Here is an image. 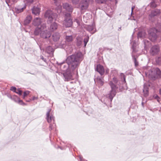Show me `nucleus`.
<instances>
[{
  "label": "nucleus",
  "mask_w": 161,
  "mask_h": 161,
  "mask_svg": "<svg viewBox=\"0 0 161 161\" xmlns=\"http://www.w3.org/2000/svg\"><path fill=\"white\" fill-rule=\"evenodd\" d=\"M83 59V55L80 52H77L68 56L66 59V63L64 62L58 63L60 65L61 70L67 71H77L80 64Z\"/></svg>",
  "instance_id": "obj_1"
},
{
  "label": "nucleus",
  "mask_w": 161,
  "mask_h": 161,
  "mask_svg": "<svg viewBox=\"0 0 161 161\" xmlns=\"http://www.w3.org/2000/svg\"><path fill=\"white\" fill-rule=\"evenodd\" d=\"M161 32V24H157L156 28L150 29L148 31L149 38L152 42H154L157 39L158 33Z\"/></svg>",
  "instance_id": "obj_2"
},
{
  "label": "nucleus",
  "mask_w": 161,
  "mask_h": 161,
  "mask_svg": "<svg viewBox=\"0 0 161 161\" xmlns=\"http://www.w3.org/2000/svg\"><path fill=\"white\" fill-rule=\"evenodd\" d=\"M118 82L119 80L115 77H114L112 78V80L109 82V84L111 88L109 95L110 102H112L113 97L116 94V91L118 88L116 84L118 83Z\"/></svg>",
  "instance_id": "obj_3"
},
{
  "label": "nucleus",
  "mask_w": 161,
  "mask_h": 161,
  "mask_svg": "<svg viewBox=\"0 0 161 161\" xmlns=\"http://www.w3.org/2000/svg\"><path fill=\"white\" fill-rule=\"evenodd\" d=\"M42 21H33V25L35 26H37L34 31V34L35 36L38 35L46 27V24Z\"/></svg>",
  "instance_id": "obj_4"
},
{
  "label": "nucleus",
  "mask_w": 161,
  "mask_h": 161,
  "mask_svg": "<svg viewBox=\"0 0 161 161\" xmlns=\"http://www.w3.org/2000/svg\"><path fill=\"white\" fill-rule=\"evenodd\" d=\"M145 74L147 76L154 80L157 78H161V71L158 68H156L154 72L152 70H149L148 73H145Z\"/></svg>",
  "instance_id": "obj_5"
},
{
  "label": "nucleus",
  "mask_w": 161,
  "mask_h": 161,
  "mask_svg": "<svg viewBox=\"0 0 161 161\" xmlns=\"http://www.w3.org/2000/svg\"><path fill=\"white\" fill-rule=\"evenodd\" d=\"M58 15L55 13H53L51 10H47L44 14V17L46 19L49 20H56L58 18Z\"/></svg>",
  "instance_id": "obj_6"
},
{
  "label": "nucleus",
  "mask_w": 161,
  "mask_h": 161,
  "mask_svg": "<svg viewBox=\"0 0 161 161\" xmlns=\"http://www.w3.org/2000/svg\"><path fill=\"white\" fill-rule=\"evenodd\" d=\"M93 0H82L80 3V7L81 10H83L87 9L90 2H93Z\"/></svg>",
  "instance_id": "obj_7"
},
{
  "label": "nucleus",
  "mask_w": 161,
  "mask_h": 161,
  "mask_svg": "<svg viewBox=\"0 0 161 161\" xmlns=\"http://www.w3.org/2000/svg\"><path fill=\"white\" fill-rule=\"evenodd\" d=\"M75 71L69 70L65 71L63 74L65 81H68L71 80L72 78V72H77Z\"/></svg>",
  "instance_id": "obj_8"
},
{
  "label": "nucleus",
  "mask_w": 161,
  "mask_h": 161,
  "mask_svg": "<svg viewBox=\"0 0 161 161\" xmlns=\"http://www.w3.org/2000/svg\"><path fill=\"white\" fill-rule=\"evenodd\" d=\"M160 51V47L157 45L153 46L150 48V53L151 55L154 56L157 54Z\"/></svg>",
  "instance_id": "obj_9"
},
{
  "label": "nucleus",
  "mask_w": 161,
  "mask_h": 161,
  "mask_svg": "<svg viewBox=\"0 0 161 161\" xmlns=\"http://www.w3.org/2000/svg\"><path fill=\"white\" fill-rule=\"evenodd\" d=\"M41 37L45 39H48L51 36V34L50 31H48L47 30H43L40 34Z\"/></svg>",
  "instance_id": "obj_10"
},
{
  "label": "nucleus",
  "mask_w": 161,
  "mask_h": 161,
  "mask_svg": "<svg viewBox=\"0 0 161 161\" xmlns=\"http://www.w3.org/2000/svg\"><path fill=\"white\" fill-rule=\"evenodd\" d=\"M53 21H47V23L50 25V27L48 29L51 31H53L56 30L58 27L57 24L55 22H52Z\"/></svg>",
  "instance_id": "obj_11"
},
{
  "label": "nucleus",
  "mask_w": 161,
  "mask_h": 161,
  "mask_svg": "<svg viewBox=\"0 0 161 161\" xmlns=\"http://www.w3.org/2000/svg\"><path fill=\"white\" fill-rule=\"evenodd\" d=\"M136 45V43L135 42H133L132 45V48L133 49L132 53L131 54L132 57V59L133 61L135 64V66L136 67L138 65V63L137 61L136 58H135V55L133 54V52H136V51L135 50V47Z\"/></svg>",
  "instance_id": "obj_12"
},
{
  "label": "nucleus",
  "mask_w": 161,
  "mask_h": 161,
  "mask_svg": "<svg viewBox=\"0 0 161 161\" xmlns=\"http://www.w3.org/2000/svg\"><path fill=\"white\" fill-rule=\"evenodd\" d=\"M40 7V5L34 6L32 9V13L36 15H39L41 11Z\"/></svg>",
  "instance_id": "obj_13"
},
{
  "label": "nucleus",
  "mask_w": 161,
  "mask_h": 161,
  "mask_svg": "<svg viewBox=\"0 0 161 161\" xmlns=\"http://www.w3.org/2000/svg\"><path fill=\"white\" fill-rule=\"evenodd\" d=\"M51 110V109H49L46 114V119L47 122L49 123L52 122V121L54 122V117L50 114Z\"/></svg>",
  "instance_id": "obj_14"
},
{
  "label": "nucleus",
  "mask_w": 161,
  "mask_h": 161,
  "mask_svg": "<svg viewBox=\"0 0 161 161\" xmlns=\"http://www.w3.org/2000/svg\"><path fill=\"white\" fill-rule=\"evenodd\" d=\"M96 70L102 76L104 73L105 71L103 66L100 64L97 65V66Z\"/></svg>",
  "instance_id": "obj_15"
},
{
  "label": "nucleus",
  "mask_w": 161,
  "mask_h": 161,
  "mask_svg": "<svg viewBox=\"0 0 161 161\" xmlns=\"http://www.w3.org/2000/svg\"><path fill=\"white\" fill-rule=\"evenodd\" d=\"M63 7L67 11L71 12H72V7L69 3H64L63 4Z\"/></svg>",
  "instance_id": "obj_16"
},
{
  "label": "nucleus",
  "mask_w": 161,
  "mask_h": 161,
  "mask_svg": "<svg viewBox=\"0 0 161 161\" xmlns=\"http://www.w3.org/2000/svg\"><path fill=\"white\" fill-rule=\"evenodd\" d=\"M160 13V11L159 9H155L151 12V14H149V17L152 18L154 17L159 15Z\"/></svg>",
  "instance_id": "obj_17"
},
{
  "label": "nucleus",
  "mask_w": 161,
  "mask_h": 161,
  "mask_svg": "<svg viewBox=\"0 0 161 161\" xmlns=\"http://www.w3.org/2000/svg\"><path fill=\"white\" fill-rule=\"evenodd\" d=\"M147 85L144 84V87L143 90L144 96L145 97H147L149 94L148 92V86Z\"/></svg>",
  "instance_id": "obj_18"
},
{
  "label": "nucleus",
  "mask_w": 161,
  "mask_h": 161,
  "mask_svg": "<svg viewBox=\"0 0 161 161\" xmlns=\"http://www.w3.org/2000/svg\"><path fill=\"white\" fill-rule=\"evenodd\" d=\"M26 8L25 6L23 7L20 6H18L13 8V11L17 13H19L22 12Z\"/></svg>",
  "instance_id": "obj_19"
},
{
  "label": "nucleus",
  "mask_w": 161,
  "mask_h": 161,
  "mask_svg": "<svg viewBox=\"0 0 161 161\" xmlns=\"http://www.w3.org/2000/svg\"><path fill=\"white\" fill-rule=\"evenodd\" d=\"M60 36V35L59 33L57 32L54 33L52 36L53 40L55 42L58 41L59 40Z\"/></svg>",
  "instance_id": "obj_20"
},
{
  "label": "nucleus",
  "mask_w": 161,
  "mask_h": 161,
  "mask_svg": "<svg viewBox=\"0 0 161 161\" xmlns=\"http://www.w3.org/2000/svg\"><path fill=\"white\" fill-rule=\"evenodd\" d=\"M103 78L102 77H97L96 79H95V81L100 86H102L104 82L103 80Z\"/></svg>",
  "instance_id": "obj_21"
},
{
  "label": "nucleus",
  "mask_w": 161,
  "mask_h": 161,
  "mask_svg": "<svg viewBox=\"0 0 161 161\" xmlns=\"http://www.w3.org/2000/svg\"><path fill=\"white\" fill-rule=\"evenodd\" d=\"M146 34L144 31H141L138 33L137 37L138 38H143L146 37Z\"/></svg>",
  "instance_id": "obj_22"
},
{
  "label": "nucleus",
  "mask_w": 161,
  "mask_h": 161,
  "mask_svg": "<svg viewBox=\"0 0 161 161\" xmlns=\"http://www.w3.org/2000/svg\"><path fill=\"white\" fill-rule=\"evenodd\" d=\"M95 28V25L94 22H93L92 25H89L87 26L86 29L89 31H91Z\"/></svg>",
  "instance_id": "obj_23"
},
{
  "label": "nucleus",
  "mask_w": 161,
  "mask_h": 161,
  "mask_svg": "<svg viewBox=\"0 0 161 161\" xmlns=\"http://www.w3.org/2000/svg\"><path fill=\"white\" fill-rule=\"evenodd\" d=\"M63 24L66 27H70L73 23L72 21H64Z\"/></svg>",
  "instance_id": "obj_24"
},
{
  "label": "nucleus",
  "mask_w": 161,
  "mask_h": 161,
  "mask_svg": "<svg viewBox=\"0 0 161 161\" xmlns=\"http://www.w3.org/2000/svg\"><path fill=\"white\" fill-rule=\"evenodd\" d=\"M143 43L144 44V48L145 49H147L148 47H149L151 45L150 42L146 39L144 40Z\"/></svg>",
  "instance_id": "obj_25"
},
{
  "label": "nucleus",
  "mask_w": 161,
  "mask_h": 161,
  "mask_svg": "<svg viewBox=\"0 0 161 161\" xmlns=\"http://www.w3.org/2000/svg\"><path fill=\"white\" fill-rule=\"evenodd\" d=\"M46 52L48 54H53L54 50L52 47L48 46L46 48Z\"/></svg>",
  "instance_id": "obj_26"
},
{
  "label": "nucleus",
  "mask_w": 161,
  "mask_h": 161,
  "mask_svg": "<svg viewBox=\"0 0 161 161\" xmlns=\"http://www.w3.org/2000/svg\"><path fill=\"white\" fill-rule=\"evenodd\" d=\"M77 43L76 44L78 46L81 45L82 43V39L80 37H77L76 38Z\"/></svg>",
  "instance_id": "obj_27"
},
{
  "label": "nucleus",
  "mask_w": 161,
  "mask_h": 161,
  "mask_svg": "<svg viewBox=\"0 0 161 161\" xmlns=\"http://www.w3.org/2000/svg\"><path fill=\"white\" fill-rule=\"evenodd\" d=\"M111 75L114 77H116L118 75V71L116 69H114L111 71Z\"/></svg>",
  "instance_id": "obj_28"
},
{
  "label": "nucleus",
  "mask_w": 161,
  "mask_h": 161,
  "mask_svg": "<svg viewBox=\"0 0 161 161\" xmlns=\"http://www.w3.org/2000/svg\"><path fill=\"white\" fill-rule=\"evenodd\" d=\"M66 40L68 42H71L72 41L73 38L72 35L66 36L65 37Z\"/></svg>",
  "instance_id": "obj_29"
},
{
  "label": "nucleus",
  "mask_w": 161,
  "mask_h": 161,
  "mask_svg": "<svg viewBox=\"0 0 161 161\" xmlns=\"http://www.w3.org/2000/svg\"><path fill=\"white\" fill-rule=\"evenodd\" d=\"M70 14L69 13L65 14L64 15L65 19L64 20H72L70 18Z\"/></svg>",
  "instance_id": "obj_30"
},
{
  "label": "nucleus",
  "mask_w": 161,
  "mask_h": 161,
  "mask_svg": "<svg viewBox=\"0 0 161 161\" xmlns=\"http://www.w3.org/2000/svg\"><path fill=\"white\" fill-rule=\"evenodd\" d=\"M56 9L57 11V13L59 14L61 12L62 8L61 5H58L56 8Z\"/></svg>",
  "instance_id": "obj_31"
},
{
  "label": "nucleus",
  "mask_w": 161,
  "mask_h": 161,
  "mask_svg": "<svg viewBox=\"0 0 161 161\" xmlns=\"http://www.w3.org/2000/svg\"><path fill=\"white\" fill-rule=\"evenodd\" d=\"M152 8H155L156 6V4L154 0L149 5Z\"/></svg>",
  "instance_id": "obj_32"
},
{
  "label": "nucleus",
  "mask_w": 161,
  "mask_h": 161,
  "mask_svg": "<svg viewBox=\"0 0 161 161\" xmlns=\"http://www.w3.org/2000/svg\"><path fill=\"white\" fill-rule=\"evenodd\" d=\"M89 37L88 36H86V37L84 39L83 42L84 44V46L85 47L86 46V44L89 41Z\"/></svg>",
  "instance_id": "obj_33"
},
{
  "label": "nucleus",
  "mask_w": 161,
  "mask_h": 161,
  "mask_svg": "<svg viewBox=\"0 0 161 161\" xmlns=\"http://www.w3.org/2000/svg\"><path fill=\"white\" fill-rule=\"evenodd\" d=\"M30 93V92L28 91H26L24 92L23 94V98H24L26 96L28 95Z\"/></svg>",
  "instance_id": "obj_34"
},
{
  "label": "nucleus",
  "mask_w": 161,
  "mask_h": 161,
  "mask_svg": "<svg viewBox=\"0 0 161 161\" xmlns=\"http://www.w3.org/2000/svg\"><path fill=\"white\" fill-rule=\"evenodd\" d=\"M147 102V100H145L144 98H142V106L143 108H144V104L146 103Z\"/></svg>",
  "instance_id": "obj_35"
},
{
  "label": "nucleus",
  "mask_w": 161,
  "mask_h": 161,
  "mask_svg": "<svg viewBox=\"0 0 161 161\" xmlns=\"http://www.w3.org/2000/svg\"><path fill=\"white\" fill-rule=\"evenodd\" d=\"M97 3H104L106 0H95Z\"/></svg>",
  "instance_id": "obj_36"
},
{
  "label": "nucleus",
  "mask_w": 161,
  "mask_h": 161,
  "mask_svg": "<svg viewBox=\"0 0 161 161\" xmlns=\"http://www.w3.org/2000/svg\"><path fill=\"white\" fill-rule=\"evenodd\" d=\"M15 92L19 94V95H21L22 94V91L19 90V89H18L17 90H16V92Z\"/></svg>",
  "instance_id": "obj_37"
},
{
  "label": "nucleus",
  "mask_w": 161,
  "mask_h": 161,
  "mask_svg": "<svg viewBox=\"0 0 161 161\" xmlns=\"http://www.w3.org/2000/svg\"><path fill=\"white\" fill-rule=\"evenodd\" d=\"M72 3L74 4H77L80 0H71Z\"/></svg>",
  "instance_id": "obj_38"
},
{
  "label": "nucleus",
  "mask_w": 161,
  "mask_h": 161,
  "mask_svg": "<svg viewBox=\"0 0 161 161\" xmlns=\"http://www.w3.org/2000/svg\"><path fill=\"white\" fill-rule=\"evenodd\" d=\"M32 19V18L31 15H29L26 17V19L25 20H31Z\"/></svg>",
  "instance_id": "obj_39"
},
{
  "label": "nucleus",
  "mask_w": 161,
  "mask_h": 161,
  "mask_svg": "<svg viewBox=\"0 0 161 161\" xmlns=\"http://www.w3.org/2000/svg\"><path fill=\"white\" fill-rule=\"evenodd\" d=\"M16 88L14 86H12L10 89V90L14 92H15L16 91Z\"/></svg>",
  "instance_id": "obj_40"
},
{
  "label": "nucleus",
  "mask_w": 161,
  "mask_h": 161,
  "mask_svg": "<svg viewBox=\"0 0 161 161\" xmlns=\"http://www.w3.org/2000/svg\"><path fill=\"white\" fill-rule=\"evenodd\" d=\"M17 100L18 101V102L19 103H20L21 104H24L23 101L22 100H20L19 98H17Z\"/></svg>",
  "instance_id": "obj_41"
},
{
  "label": "nucleus",
  "mask_w": 161,
  "mask_h": 161,
  "mask_svg": "<svg viewBox=\"0 0 161 161\" xmlns=\"http://www.w3.org/2000/svg\"><path fill=\"white\" fill-rule=\"evenodd\" d=\"M31 21H24L23 24L25 25H26L30 23Z\"/></svg>",
  "instance_id": "obj_42"
},
{
  "label": "nucleus",
  "mask_w": 161,
  "mask_h": 161,
  "mask_svg": "<svg viewBox=\"0 0 161 161\" xmlns=\"http://www.w3.org/2000/svg\"><path fill=\"white\" fill-rule=\"evenodd\" d=\"M54 126V125L50 124L49 127V130H52L53 129Z\"/></svg>",
  "instance_id": "obj_43"
},
{
  "label": "nucleus",
  "mask_w": 161,
  "mask_h": 161,
  "mask_svg": "<svg viewBox=\"0 0 161 161\" xmlns=\"http://www.w3.org/2000/svg\"><path fill=\"white\" fill-rule=\"evenodd\" d=\"M17 98L18 97H17L16 96L15 97L13 98L12 100H13L15 102H17Z\"/></svg>",
  "instance_id": "obj_44"
},
{
  "label": "nucleus",
  "mask_w": 161,
  "mask_h": 161,
  "mask_svg": "<svg viewBox=\"0 0 161 161\" xmlns=\"http://www.w3.org/2000/svg\"><path fill=\"white\" fill-rule=\"evenodd\" d=\"M40 58H41V59H42L45 62H46V59L44 58L42 56H40Z\"/></svg>",
  "instance_id": "obj_45"
},
{
  "label": "nucleus",
  "mask_w": 161,
  "mask_h": 161,
  "mask_svg": "<svg viewBox=\"0 0 161 161\" xmlns=\"http://www.w3.org/2000/svg\"><path fill=\"white\" fill-rule=\"evenodd\" d=\"M27 3H32L33 2V0H25Z\"/></svg>",
  "instance_id": "obj_46"
},
{
  "label": "nucleus",
  "mask_w": 161,
  "mask_h": 161,
  "mask_svg": "<svg viewBox=\"0 0 161 161\" xmlns=\"http://www.w3.org/2000/svg\"><path fill=\"white\" fill-rule=\"evenodd\" d=\"M155 99H157L158 101H159L160 98L158 95L156 96L155 97Z\"/></svg>",
  "instance_id": "obj_47"
},
{
  "label": "nucleus",
  "mask_w": 161,
  "mask_h": 161,
  "mask_svg": "<svg viewBox=\"0 0 161 161\" xmlns=\"http://www.w3.org/2000/svg\"><path fill=\"white\" fill-rule=\"evenodd\" d=\"M121 75H123V78H124V82H125L126 81H125V75L122 73H121Z\"/></svg>",
  "instance_id": "obj_48"
},
{
  "label": "nucleus",
  "mask_w": 161,
  "mask_h": 161,
  "mask_svg": "<svg viewBox=\"0 0 161 161\" xmlns=\"http://www.w3.org/2000/svg\"><path fill=\"white\" fill-rule=\"evenodd\" d=\"M38 97H33L32 98V100H35L37 99Z\"/></svg>",
  "instance_id": "obj_49"
},
{
  "label": "nucleus",
  "mask_w": 161,
  "mask_h": 161,
  "mask_svg": "<svg viewBox=\"0 0 161 161\" xmlns=\"http://www.w3.org/2000/svg\"><path fill=\"white\" fill-rule=\"evenodd\" d=\"M135 8V6H132L131 8V14H132L133 12V10H134V9Z\"/></svg>",
  "instance_id": "obj_50"
},
{
  "label": "nucleus",
  "mask_w": 161,
  "mask_h": 161,
  "mask_svg": "<svg viewBox=\"0 0 161 161\" xmlns=\"http://www.w3.org/2000/svg\"><path fill=\"white\" fill-rule=\"evenodd\" d=\"M7 96H8V98H10V99H12V98H13V97H12V96H11L10 95H7Z\"/></svg>",
  "instance_id": "obj_51"
},
{
  "label": "nucleus",
  "mask_w": 161,
  "mask_h": 161,
  "mask_svg": "<svg viewBox=\"0 0 161 161\" xmlns=\"http://www.w3.org/2000/svg\"><path fill=\"white\" fill-rule=\"evenodd\" d=\"M76 21V23L79 25V21H80L77 20V21Z\"/></svg>",
  "instance_id": "obj_52"
},
{
  "label": "nucleus",
  "mask_w": 161,
  "mask_h": 161,
  "mask_svg": "<svg viewBox=\"0 0 161 161\" xmlns=\"http://www.w3.org/2000/svg\"><path fill=\"white\" fill-rule=\"evenodd\" d=\"M159 93H160V94L161 95V88L159 89Z\"/></svg>",
  "instance_id": "obj_53"
},
{
  "label": "nucleus",
  "mask_w": 161,
  "mask_h": 161,
  "mask_svg": "<svg viewBox=\"0 0 161 161\" xmlns=\"http://www.w3.org/2000/svg\"><path fill=\"white\" fill-rule=\"evenodd\" d=\"M38 18L36 17V18H35V19H35L34 20H38Z\"/></svg>",
  "instance_id": "obj_54"
},
{
  "label": "nucleus",
  "mask_w": 161,
  "mask_h": 161,
  "mask_svg": "<svg viewBox=\"0 0 161 161\" xmlns=\"http://www.w3.org/2000/svg\"><path fill=\"white\" fill-rule=\"evenodd\" d=\"M54 0V3H56V2H57V0Z\"/></svg>",
  "instance_id": "obj_55"
},
{
  "label": "nucleus",
  "mask_w": 161,
  "mask_h": 161,
  "mask_svg": "<svg viewBox=\"0 0 161 161\" xmlns=\"http://www.w3.org/2000/svg\"><path fill=\"white\" fill-rule=\"evenodd\" d=\"M121 27H120V28H119V29H118V30H121Z\"/></svg>",
  "instance_id": "obj_56"
},
{
  "label": "nucleus",
  "mask_w": 161,
  "mask_h": 161,
  "mask_svg": "<svg viewBox=\"0 0 161 161\" xmlns=\"http://www.w3.org/2000/svg\"><path fill=\"white\" fill-rule=\"evenodd\" d=\"M96 29H95L94 32H93V33H94V32H96Z\"/></svg>",
  "instance_id": "obj_57"
},
{
  "label": "nucleus",
  "mask_w": 161,
  "mask_h": 161,
  "mask_svg": "<svg viewBox=\"0 0 161 161\" xmlns=\"http://www.w3.org/2000/svg\"><path fill=\"white\" fill-rule=\"evenodd\" d=\"M48 42H49V43H50L51 42V41H50L49 40V41Z\"/></svg>",
  "instance_id": "obj_58"
},
{
  "label": "nucleus",
  "mask_w": 161,
  "mask_h": 161,
  "mask_svg": "<svg viewBox=\"0 0 161 161\" xmlns=\"http://www.w3.org/2000/svg\"><path fill=\"white\" fill-rule=\"evenodd\" d=\"M22 23V22H20V23Z\"/></svg>",
  "instance_id": "obj_59"
},
{
  "label": "nucleus",
  "mask_w": 161,
  "mask_h": 161,
  "mask_svg": "<svg viewBox=\"0 0 161 161\" xmlns=\"http://www.w3.org/2000/svg\"><path fill=\"white\" fill-rule=\"evenodd\" d=\"M31 74H32V75H34V73H31Z\"/></svg>",
  "instance_id": "obj_60"
},
{
  "label": "nucleus",
  "mask_w": 161,
  "mask_h": 161,
  "mask_svg": "<svg viewBox=\"0 0 161 161\" xmlns=\"http://www.w3.org/2000/svg\"><path fill=\"white\" fill-rule=\"evenodd\" d=\"M160 1H161V0H160Z\"/></svg>",
  "instance_id": "obj_61"
}]
</instances>
